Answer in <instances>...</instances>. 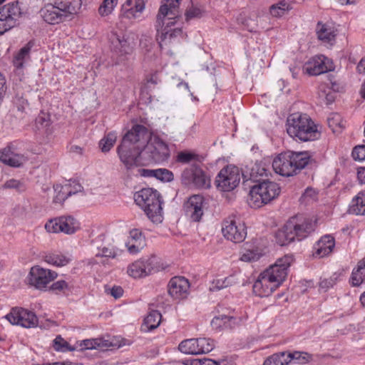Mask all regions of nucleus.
Returning <instances> with one entry per match:
<instances>
[{
	"label": "nucleus",
	"mask_w": 365,
	"mask_h": 365,
	"mask_svg": "<svg viewBox=\"0 0 365 365\" xmlns=\"http://www.w3.org/2000/svg\"><path fill=\"white\" fill-rule=\"evenodd\" d=\"M269 173V168L264 163H256L250 169L249 179L243 181V185L250 188L247 201L250 207H261L279 195L280 187L267 178Z\"/></svg>",
	"instance_id": "1"
},
{
	"label": "nucleus",
	"mask_w": 365,
	"mask_h": 365,
	"mask_svg": "<svg viewBox=\"0 0 365 365\" xmlns=\"http://www.w3.org/2000/svg\"><path fill=\"white\" fill-rule=\"evenodd\" d=\"M151 139L148 129L142 125H135L125 133L117 152L126 171L136 165H142L143 150Z\"/></svg>",
	"instance_id": "2"
},
{
	"label": "nucleus",
	"mask_w": 365,
	"mask_h": 365,
	"mask_svg": "<svg viewBox=\"0 0 365 365\" xmlns=\"http://www.w3.org/2000/svg\"><path fill=\"white\" fill-rule=\"evenodd\" d=\"M315 161L309 151H287L279 154L272 165L276 173L285 177L296 175L299 171Z\"/></svg>",
	"instance_id": "3"
},
{
	"label": "nucleus",
	"mask_w": 365,
	"mask_h": 365,
	"mask_svg": "<svg viewBox=\"0 0 365 365\" xmlns=\"http://www.w3.org/2000/svg\"><path fill=\"white\" fill-rule=\"evenodd\" d=\"M314 227L315 224L312 220L302 215H295L275 233L276 242L280 246H285L296 239L301 241L313 232Z\"/></svg>",
	"instance_id": "4"
},
{
	"label": "nucleus",
	"mask_w": 365,
	"mask_h": 365,
	"mask_svg": "<svg viewBox=\"0 0 365 365\" xmlns=\"http://www.w3.org/2000/svg\"><path fill=\"white\" fill-rule=\"evenodd\" d=\"M287 132L291 137L304 142L314 140L319 135L310 117L298 113L291 114L287 118Z\"/></svg>",
	"instance_id": "5"
},
{
	"label": "nucleus",
	"mask_w": 365,
	"mask_h": 365,
	"mask_svg": "<svg viewBox=\"0 0 365 365\" xmlns=\"http://www.w3.org/2000/svg\"><path fill=\"white\" fill-rule=\"evenodd\" d=\"M134 200L153 222L160 223L162 222L163 200L157 190L152 188L142 189L135 193Z\"/></svg>",
	"instance_id": "6"
},
{
	"label": "nucleus",
	"mask_w": 365,
	"mask_h": 365,
	"mask_svg": "<svg viewBox=\"0 0 365 365\" xmlns=\"http://www.w3.org/2000/svg\"><path fill=\"white\" fill-rule=\"evenodd\" d=\"M180 180L183 185L198 189H208L211 186L210 177L196 164L185 168L181 173Z\"/></svg>",
	"instance_id": "7"
},
{
	"label": "nucleus",
	"mask_w": 365,
	"mask_h": 365,
	"mask_svg": "<svg viewBox=\"0 0 365 365\" xmlns=\"http://www.w3.org/2000/svg\"><path fill=\"white\" fill-rule=\"evenodd\" d=\"M241 179V173L236 166L223 168L217 175L215 184L222 192H230L236 188Z\"/></svg>",
	"instance_id": "8"
},
{
	"label": "nucleus",
	"mask_w": 365,
	"mask_h": 365,
	"mask_svg": "<svg viewBox=\"0 0 365 365\" xmlns=\"http://www.w3.org/2000/svg\"><path fill=\"white\" fill-rule=\"evenodd\" d=\"M148 155L150 163H160L170 158V149L168 144L158 136H155L144 148L142 156Z\"/></svg>",
	"instance_id": "9"
},
{
	"label": "nucleus",
	"mask_w": 365,
	"mask_h": 365,
	"mask_svg": "<svg viewBox=\"0 0 365 365\" xmlns=\"http://www.w3.org/2000/svg\"><path fill=\"white\" fill-rule=\"evenodd\" d=\"M163 269L158 258L151 257L145 260L140 259L134 262L128 267V273L134 278H141Z\"/></svg>",
	"instance_id": "10"
},
{
	"label": "nucleus",
	"mask_w": 365,
	"mask_h": 365,
	"mask_svg": "<svg viewBox=\"0 0 365 365\" xmlns=\"http://www.w3.org/2000/svg\"><path fill=\"white\" fill-rule=\"evenodd\" d=\"M176 18L172 16H161L160 24L158 19H156L157 38L160 41V45L162 43H171L176 37L182 35V31L180 28H171L175 24L173 20Z\"/></svg>",
	"instance_id": "11"
},
{
	"label": "nucleus",
	"mask_w": 365,
	"mask_h": 365,
	"mask_svg": "<svg viewBox=\"0 0 365 365\" xmlns=\"http://www.w3.org/2000/svg\"><path fill=\"white\" fill-rule=\"evenodd\" d=\"M57 277L58 274L55 271L36 265L31 268L27 280L36 289L46 290L47 285Z\"/></svg>",
	"instance_id": "12"
},
{
	"label": "nucleus",
	"mask_w": 365,
	"mask_h": 365,
	"mask_svg": "<svg viewBox=\"0 0 365 365\" xmlns=\"http://www.w3.org/2000/svg\"><path fill=\"white\" fill-rule=\"evenodd\" d=\"M293 262V257L285 255L278 259L276 262L264 271L265 276L270 278L278 287L282 283L287 275L288 268Z\"/></svg>",
	"instance_id": "13"
},
{
	"label": "nucleus",
	"mask_w": 365,
	"mask_h": 365,
	"mask_svg": "<svg viewBox=\"0 0 365 365\" xmlns=\"http://www.w3.org/2000/svg\"><path fill=\"white\" fill-rule=\"evenodd\" d=\"M6 318L11 324L20 325L25 328L35 327L38 324V318L36 314L23 308H12Z\"/></svg>",
	"instance_id": "14"
},
{
	"label": "nucleus",
	"mask_w": 365,
	"mask_h": 365,
	"mask_svg": "<svg viewBox=\"0 0 365 365\" xmlns=\"http://www.w3.org/2000/svg\"><path fill=\"white\" fill-rule=\"evenodd\" d=\"M223 236L235 243L244 241L247 235L245 223L237 222L234 219H227L223 222L222 228Z\"/></svg>",
	"instance_id": "15"
},
{
	"label": "nucleus",
	"mask_w": 365,
	"mask_h": 365,
	"mask_svg": "<svg viewBox=\"0 0 365 365\" xmlns=\"http://www.w3.org/2000/svg\"><path fill=\"white\" fill-rule=\"evenodd\" d=\"M145 163L136 165L126 171L128 176H142V177H155L158 180L163 182H171L174 179V175L172 171L165 168H159L155 170H149L143 168Z\"/></svg>",
	"instance_id": "16"
},
{
	"label": "nucleus",
	"mask_w": 365,
	"mask_h": 365,
	"mask_svg": "<svg viewBox=\"0 0 365 365\" xmlns=\"http://www.w3.org/2000/svg\"><path fill=\"white\" fill-rule=\"evenodd\" d=\"M332 69V62L323 55L313 57L303 66V70L311 76L320 75Z\"/></svg>",
	"instance_id": "17"
},
{
	"label": "nucleus",
	"mask_w": 365,
	"mask_h": 365,
	"mask_svg": "<svg viewBox=\"0 0 365 365\" xmlns=\"http://www.w3.org/2000/svg\"><path fill=\"white\" fill-rule=\"evenodd\" d=\"M168 293L174 299H182L187 297L190 289V282L184 277H173L168 283Z\"/></svg>",
	"instance_id": "18"
},
{
	"label": "nucleus",
	"mask_w": 365,
	"mask_h": 365,
	"mask_svg": "<svg viewBox=\"0 0 365 365\" xmlns=\"http://www.w3.org/2000/svg\"><path fill=\"white\" fill-rule=\"evenodd\" d=\"M204 197L200 195H194L184 204L185 214L193 222H199L203 215Z\"/></svg>",
	"instance_id": "19"
},
{
	"label": "nucleus",
	"mask_w": 365,
	"mask_h": 365,
	"mask_svg": "<svg viewBox=\"0 0 365 365\" xmlns=\"http://www.w3.org/2000/svg\"><path fill=\"white\" fill-rule=\"evenodd\" d=\"M39 14L43 21L49 24H59L68 18L51 1L40 9Z\"/></svg>",
	"instance_id": "20"
},
{
	"label": "nucleus",
	"mask_w": 365,
	"mask_h": 365,
	"mask_svg": "<svg viewBox=\"0 0 365 365\" xmlns=\"http://www.w3.org/2000/svg\"><path fill=\"white\" fill-rule=\"evenodd\" d=\"M109 40L111 49L118 54H127L132 50L128 38L122 31H113L110 34Z\"/></svg>",
	"instance_id": "21"
},
{
	"label": "nucleus",
	"mask_w": 365,
	"mask_h": 365,
	"mask_svg": "<svg viewBox=\"0 0 365 365\" xmlns=\"http://www.w3.org/2000/svg\"><path fill=\"white\" fill-rule=\"evenodd\" d=\"M279 287L274 283L270 278L265 276L263 272L259 274L258 279L253 284V292L260 297H266L269 296Z\"/></svg>",
	"instance_id": "22"
},
{
	"label": "nucleus",
	"mask_w": 365,
	"mask_h": 365,
	"mask_svg": "<svg viewBox=\"0 0 365 365\" xmlns=\"http://www.w3.org/2000/svg\"><path fill=\"white\" fill-rule=\"evenodd\" d=\"M0 160L9 166L19 168L26 161V158L24 155L14 153L9 145L0 150Z\"/></svg>",
	"instance_id": "23"
},
{
	"label": "nucleus",
	"mask_w": 365,
	"mask_h": 365,
	"mask_svg": "<svg viewBox=\"0 0 365 365\" xmlns=\"http://www.w3.org/2000/svg\"><path fill=\"white\" fill-rule=\"evenodd\" d=\"M180 1L181 0H162V4L159 9L158 14V24L160 23L161 16H180V11H178V8Z\"/></svg>",
	"instance_id": "24"
},
{
	"label": "nucleus",
	"mask_w": 365,
	"mask_h": 365,
	"mask_svg": "<svg viewBox=\"0 0 365 365\" xmlns=\"http://www.w3.org/2000/svg\"><path fill=\"white\" fill-rule=\"evenodd\" d=\"M314 255L319 257H323L330 254L334 246V238L331 235L323 236L318 242Z\"/></svg>",
	"instance_id": "25"
},
{
	"label": "nucleus",
	"mask_w": 365,
	"mask_h": 365,
	"mask_svg": "<svg viewBox=\"0 0 365 365\" xmlns=\"http://www.w3.org/2000/svg\"><path fill=\"white\" fill-rule=\"evenodd\" d=\"M21 15V11L18 1L8 4L0 9V18L4 21L9 19L11 21H14L15 25Z\"/></svg>",
	"instance_id": "26"
},
{
	"label": "nucleus",
	"mask_w": 365,
	"mask_h": 365,
	"mask_svg": "<svg viewBox=\"0 0 365 365\" xmlns=\"http://www.w3.org/2000/svg\"><path fill=\"white\" fill-rule=\"evenodd\" d=\"M317 37L320 41L332 44L335 41L336 34L331 26L318 22L316 28Z\"/></svg>",
	"instance_id": "27"
},
{
	"label": "nucleus",
	"mask_w": 365,
	"mask_h": 365,
	"mask_svg": "<svg viewBox=\"0 0 365 365\" xmlns=\"http://www.w3.org/2000/svg\"><path fill=\"white\" fill-rule=\"evenodd\" d=\"M145 8L143 0H126L122 10L128 18L135 17L136 13H141Z\"/></svg>",
	"instance_id": "28"
},
{
	"label": "nucleus",
	"mask_w": 365,
	"mask_h": 365,
	"mask_svg": "<svg viewBox=\"0 0 365 365\" xmlns=\"http://www.w3.org/2000/svg\"><path fill=\"white\" fill-rule=\"evenodd\" d=\"M287 358L289 361V364L292 361H296L297 364H305L309 362H312L314 360L315 357H317V356H314L313 354H309L305 351H295L293 352L291 351H287Z\"/></svg>",
	"instance_id": "29"
},
{
	"label": "nucleus",
	"mask_w": 365,
	"mask_h": 365,
	"mask_svg": "<svg viewBox=\"0 0 365 365\" xmlns=\"http://www.w3.org/2000/svg\"><path fill=\"white\" fill-rule=\"evenodd\" d=\"M110 344H108L106 341H103L101 339H85L81 341L78 346L75 348H79L80 350L84 349H96L109 347Z\"/></svg>",
	"instance_id": "30"
},
{
	"label": "nucleus",
	"mask_w": 365,
	"mask_h": 365,
	"mask_svg": "<svg viewBox=\"0 0 365 365\" xmlns=\"http://www.w3.org/2000/svg\"><path fill=\"white\" fill-rule=\"evenodd\" d=\"M365 281V262L361 260L352 271L350 282L354 287H359Z\"/></svg>",
	"instance_id": "31"
},
{
	"label": "nucleus",
	"mask_w": 365,
	"mask_h": 365,
	"mask_svg": "<svg viewBox=\"0 0 365 365\" xmlns=\"http://www.w3.org/2000/svg\"><path fill=\"white\" fill-rule=\"evenodd\" d=\"M34 46V42L30 41L19 50L13 60L14 65L16 68H21L23 67L24 60L29 57L30 51Z\"/></svg>",
	"instance_id": "32"
},
{
	"label": "nucleus",
	"mask_w": 365,
	"mask_h": 365,
	"mask_svg": "<svg viewBox=\"0 0 365 365\" xmlns=\"http://www.w3.org/2000/svg\"><path fill=\"white\" fill-rule=\"evenodd\" d=\"M349 211L355 215H365V190L360 192L355 199H353Z\"/></svg>",
	"instance_id": "33"
},
{
	"label": "nucleus",
	"mask_w": 365,
	"mask_h": 365,
	"mask_svg": "<svg viewBox=\"0 0 365 365\" xmlns=\"http://www.w3.org/2000/svg\"><path fill=\"white\" fill-rule=\"evenodd\" d=\"M162 315L158 310H152L148 313L144 319L143 326L147 331H152L156 329L160 324Z\"/></svg>",
	"instance_id": "34"
},
{
	"label": "nucleus",
	"mask_w": 365,
	"mask_h": 365,
	"mask_svg": "<svg viewBox=\"0 0 365 365\" xmlns=\"http://www.w3.org/2000/svg\"><path fill=\"white\" fill-rule=\"evenodd\" d=\"M44 261L56 267H63L68 264L71 259L62 254L49 253L44 256Z\"/></svg>",
	"instance_id": "35"
},
{
	"label": "nucleus",
	"mask_w": 365,
	"mask_h": 365,
	"mask_svg": "<svg viewBox=\"0 0 365 365\" xmlns=\"http://www.w3.org/2000/svg\"><path fill=\"white\" fill-rule=\"evenodd\" d=\"M289 361L287 351H282L273 354L268 356L264 361L263 365H288Z\"/></svg>",
	"instance_id": "36"
},
{
	"label": "nucleus",
	"mask_w": 365,
	"mask_h": 365,
	"mask_svg": "<svg viewBox=\"0 0 365 365\" xmlns=\"http://www.w3.org/2000/svg\"><path fill=\"white\" fill-rule=\"evenodd\" d=\"M196 343L195 338L183 340L180 343L178 349L186 354L197 355L199 349Z\"/></svg>",
	"instance_id": "37"
},
{
	"label": "nucleus",
	"mask_w": 365,
	"mask_h": 365,
	"mask_svg": "<svg viewBox=\"0 0 365 365\" xmlns=\"http://www.w3.org/2000/svg\"><path fill=\"white\" fill-rule=\"evenodd\" d=\"M196 346L199 349V354L210 352L215 346V341L210 338H195Z\"/></svg>",
	"instance_id": "38"
},
{
	"label": "nucleus",
	"mask_w": 365,
	"mask_h": 365,
	"mask_svg": "<svg viewBox=\"0 0 365 365\" xmlns=\"http://www.w3.org/2000/svg\"><path fill=\"white\" fill-rule=\"evenodd\" d=\"M117 139V135L114 132H110L104 136L99 142V147L102 152L107 153L114 145Z\"/></svg>",
	"instance_id": "39"
},
{
	"label": "nucleus",
	"mask_w": 365,
	"mask_h": 365,
	"mask_svg": "<svg viewBox=\"0 0 365 365\" xmlns=\"http://www.w3.org/2000/svg\"><path fill=\"white\" fill-rule=\"evenodd\" d=\"M234 282L232 276L224 279H215L212 281L210 290L211 292H217L232 285Z\"/></svg>",
	"instance_id": "40"
},
{
	"label": "nucleus",
	"mask_w": 365,
	"mask_h": 365,
	"mask_svg": "<svg viewBox=\"0 0 365 365\" xmlns=\"http://www.w3.org/2000/svg\"><path fill=\"white\" fill-rule=\"evenodd\" d=\"M290 9L289 4L286 1H281L277 4H273L269 9L270 14L272 16H282L285 11Z\"/></svg>",
	"instance_id": "41"
},
{
	"label": "nucleus",
	"mask_w": 365,
	"mask_h": 365,
	"mask_svg": "<svg viewBox=\"0 0 365 365\" xmlns=\"http://www.w3.org/2000/svg\"><path fill=\"white\" fill-rule=\"evenodd\" d=\"M198 155L194 153L183 150L180 151L175 156V161L182 164H187L192 161L197 160Z\"/></svg>",
	"instance_id": "42"
},
{
	"label": "nucleus",
	"mask_w": 365,
	"mask_h": 365,
	"mask_svg": "<svg viewBox=\"0 0 365 365\" xmlns=\"http://www.w3.org/2000/svg\"><path fill=\"white\" fill-rule=\"evenodd\" d=\"M118 0H103L98 8V13L102 16L111 14L114 7L117 5Z\"/></svg>",
	"instance_id": "43"
},
{
	"label": "nucleus",
	"mask_w": 365,
	"mask_h": 365,
	"mask_svg": "<svg viewBox=\"0 0 365 365\" xmlns=\"http://www.w3.org/2000/svg\"><path fill=\"white\" fill-rule=\"evenodd\" d=\"M53 346L55 350L62 352L73 351L76 349L75 347H71L69 344L60 335L55 338L53 340Z\"/></svg>",
	"instance_id": "44"
},
{
	"label": "nucleus",
	"mask_w": 365,
	"mask_h": 365,
	"mask_svg": "<svg viewBox=\"0 0 365 365\" xmlns=\"http://www.w3.org/2000/svg\"><path fill=\"white\" fill-rule=\"evenodd\" d=\"M73 218L72 217H61L59 224L61 227V232L66 234H72L75 232V227L72 225Z\"/></svg>",
	"instance_id": "45"
},
{
	"label": "nucleus",
	"mask_w": 365,
	"mask_h": 365,
	"mask_svg": "<svg viewBox=\"0 0 365 365\" xmlns=\"http://www.w3.org/2000/svg\"><path fill=\"white\" fill-rule=\"evenodd\" d=\"M2 187L4 189H13L17 192H23L26 190V186L23 182L13 178L6 180Z\"/></svg>",
	"instance_id": "46"
},
{
	"label": "nucleus",
	"mask_w": 365,
	"mask_h": 365,
	"mask_svg": "<svg viewBox=\"0 0 365 365\" xmlns=\"http://www.w3.org/2000/svg\"><path fill=\"white\" fill-rule=\"evenodd\" d=\"M83 190L82 185L76 180H70L69 183L64 185V191L68 195H73Z\"/></svg>",
	"instance_id": "47"
},
{
	"label": "nucleus",
	"mask_w": 365,
	"mask_h": 365,
	"mask_svg": "<svg viewBox=\"0 0 365 365\" xmlns=\"http://www.w3.org/2000/svg\"><path fill=\"white\" fill-rule=\"evenodd\" d=\"M53 189L57 192L53 198V202L55 203H62L70 196L65 192L64 185H56L53 186Z\"/></svg>",
	"instance_id": "48"
},
{
	"label": "nucleus",
	"mask_w": 365,
	"mask_h": 365,
	"mask_svg": "<svg viewBox=\"0 0 365 365\" xmlns=\"http://www.w3.org/2000/svg\"><path fill=\"white\" fill-rule=\"evenodd\" d=\"M60 217L49 220L45 225V229L48 232L58 233L61 232V227L59 224Z\"/></svg>",
	"instance_id": "49"
},
{
	"label": "nucleus",
	"mask_w": 365,
	"mask_h": 365,
	"mask_svg": "<svg viewBox=\"0 0 365 365\" xmlns=\"http://www.w3.org/2000/svg\"><path fill=\"white\" fill-rule=\"evenodd\" d=\"M49 289L54 292L56 294L60 292L65 293L66 290H68V284L64 280H59L56 282H53L51 286L49 287Z\"/></svg>",
	"instance_id": "50"
},
{
	"label": "nucleus",
	"mask_w": 365,
	"mask_h": 365,
	"mask_svg": "<svg viewBox=\"0 0 365 365\" xmlns=\"http://www.w3.org/2000/svg\"><path fill=\"white\" fill-rule=\"evenodd\" d=\"M227 315L221 314L219 316L215 317L211 321V326L212 328L217 329H225V324L226 322Z\"/></svg>",
	"instance_id": "51"
},
{
	"label": "nucleus",
	"mask_w": 365,
	"mask_h": 365,
	"mask_svg": "<svg viewBox=\"0 0 365 365\" xmlns=\"http://www.w3.org/2000/svg\"><path fill=\"white\" fill-rule=\"evenodd\" d=\"M352 157L355 160H365V145L356 146L352 151Z\"/></svg>",
	"instance_id": "52"
},
{
	"label": "nucleus",
	"mask_w": 365,
	"mask_h": 365,
	"mask_svg": "<svg viewBox=\"0 0 365 365\" xmlns=\"http://www.w3.org/2000/svg\"><path fill=\"white\" fill-rule=\"evenodd\" d=\"M336 277L335 274L328 279H321L319 282V288L327 292L329 288L332 287L336 284Z\"/></svg>",
	"instance_id": "53"
},
{
	"label": "nucleus",
	"mask_w": 365,
	"mask_h": 365,
	"mask_svg": "<svg viewBox=\"0 0 365 365\" xmlns=\"http://www.w3.org/2000/svg\"><path fill=\"white\" fill-rule=\"evenodd\" d=\"M202 10L197 7H191L187 9L185 14V20L188 21L193 18H200L202 16Z\"/></svg>",
	"instance_id": "54"
},
{
	"label": "nucleus",
	"mask_w": 365,
	"mask_h": 365,
	"mask_svg": "<svg viewBox=\"0 0 365 365\" xmlns=\"http://www.w3.org/2000/svg\"><path fill=\"white\" fill-rule=\"evenodd\" d=\"M241 322V318L227 315L226 322H225V329H234L239 326Z\"/></svg>",
	"instance_id": "55"
},
{
	"label": "nucleus",
	"mask_w": 365,
	"mask_h": 365,
	"mask_svg": "<svg viewBox=\"0 0 365 365\" xmlns=\"http://www.w3.org/2000/svg\"><path fill=\"white\" fill-rule=\"evenodd\" d=\"M190 363V365H220L217 361L207 358L194 359Z\"/></svg>",
	"instance_id": "56"
},
{
	"label": "nucleus",
	"mask_w": 365,
	"mask_h": 365,
	"mask_svg": "<svg viewBox=\"0 0 365 365\" xmlns=\"http://www.w3.org/2000/svg\"><path fill=\"white\" fill-rule=\"evenodd\" d=\"M128 247V250L130 253L131 254H136L139 252L144 247L145 243L144 242H128L126 244Z\"/></svg>",
	"instance_id": "57"
},
{
	"label": "nucleus",
	"mask_w": 365,
	"mask_h": 365,
	"mask_svg": "<svg viewBox=\"0 0 365 365\" xmlns=\"http://www.w3.org/2000/svg\"><path fill=\"white\" fill-rule=\"evenodd\" d=\"M15 26L14 21H11V19H7V21H4L1 18H0V35L4 34Z\"/></svg>",
	"instance_id": "58"
},
{
	"label": "nucleus",
	"mask_w": 365,
	"mask_h": 365,
	"mask_svg": "<svg viewBox=\"0 0 365 365\" xmlns=\"http://www.w3.org/2000/svg\"><path fill=\"white\" fill-rule=\"evenodd\" d=\"M49 116L45 113H41L36 118V123L37 125H40L42 128L48 127L49 125Z\"/></svg>",
	"instance_id": "59"
},
{
	"label": "nucleus",
	"mask_w": 365,
	"mask_h": 365,
	"mask_svg": "<svg viewBox=\"0 0 365 365\" xmlns=\"http://www.w3.org/2000/svg\"><path fill=\"white\" fill-rule=\"evenodd\" d=\"M130 240L129 242H145V237L142 235L141 232L137 229H133L130 232Z\"/></svg>",
	"instance_id": "60"
},
{
	"label": "nucleus",
	"mask_w": 365,
	"mask_h": 365,
	"mask_svg": "<svg viewBox=\"0 0 365 365\" xmlns=\"http://www.w3.org/2000/svg\"><path fill=\"white\" fill-rule=\"evenodd\" d=\"M259 258V255L252 250H248L241 256V260L244 262L256 261Z\"/></svg>",
	"instance_id": "61"
},
{
	"label": "nucleus",
	"mask_w": 365,
	"mask_h": 365,
	"mask_svg": "<svg viewBox=\"0 0 365 365\" xmlns=\"http://www.w3.org/2000/svg\"><path fill=\"white\" fill-rule=\"evenodd\" d=\"M117 255L116 251L114 249H110L108 247H104L101 252H98L96 254V257H111L115 258Z\"/></svg>",
	"instance_id": "62"
},
{
	"label": "nucleus",
	"mask_w": 365,
	"mask_h": 365,
	"mask_svg": "<svg viewBox=\"0 0 365 365\" xmlns=\"http://www.w3.org/2000/svg\"><path fill=\"white\" fill-rule=\"evenodd\" d=\"M146 81L148 87H150L151 85L155 86L160 81L158 78V73H153L150 76L147 77Z\"/></svg>",
	"instance_id": "63"
},
{
	"label": "nucleus",
	"mask_w": 365,
	"mask_h": 365,
	"mask_svg": "<svg viewBox=\"0 0 365 365\" xmlns=\"http://www.w3.org/2000/svg\"><path fill=\"white\" fill-rule=\"evenodd\" d=\"M110 294L115 298L118 299L120 298L123 294V289L121 287L119 286H114L110 292Z\"/></svg>",
	"instance_id": "64"
}]
</instances>
